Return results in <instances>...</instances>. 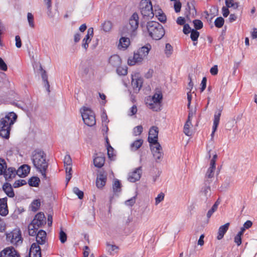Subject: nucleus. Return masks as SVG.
<instances>
[{"instance_id":"obj_60","label":"nucleus","mask_w":257,"mask_h":257,"mask_svg":"<svg viewBox=\"0 0 257 257\" xmlns=\"http://www.w3.org/2000/svg\"><path fill=\"white\" fill-rule=\"evenodd\" d=\"M101 119L103 123H105L106 124L108 122L107 116L106 113L104 110H103L101 114Z\"/></svg>"},{"instance_id":"obj_12","label":"nucleus","mask_w":257,"mask_h":257,"mask_svg":"<svg viewBox=\"0 0 257 257\" xmlns=\"http://www.w3.org/2000/svg\"><path fill=\"white\" fill-rule=\"evenodd\" d=\"M36 244L38 245H44V249L46 248L47 245L46 244V232L43 230H40L36 235Z\"/></svg>"},{"instance_id":"obj_42","label":"nucleus","mask_w":257,"mask_h":257,"mask_svg":"<svg viewBox=\"0 0 257 257\" xmlns=\"http://www.w3.org/2000/svg\"><path fill=\"white\" fill-rule=\"evenodd\" d=\"M41 205V202L39 200H34L31 204V210L36 212L37 211L40 207Z\"/></svg>"},{"instance_id":"obj_20","label":"nucleus","mask_w":257,"mask_h":257,"mask_svg":"<svg viewBox=\"0 0 257 257\" xmlns=\"http://www.w3.org/2000/svg\"><path fill=\"white\" fill-rule=\"evenodd\" d=\"M9 213L7 205V198L0 199V215L3 216H6Z\"/></svg>"},{"instance_id":"obj_8","label":"nucleus","mask_w":257,"mask_h":257,"mask_svg":"<svg viewBox=\"0 0 257 257\" xmlns=\"http://www.w3.org/2000/svg\"><path fill=\"white\" fill-rule=\"evenodd\" d=\"M46 218L43 213H37L30 223V227L39 228L46 224Z\"/></svg>"},{"instance_id":"obj_41","label":"nucleus","mask_w":257,"mask_h":257,"mask_svg":"<svg viewBox=\"0 0 257 257\" xmlns=\"http://www.w3.org/2000/svg\"><path fill=\"white\" fill-rule=\"evenodd\" d=\"M116 72L119 75H125L127 73V68L126 66L117 67Z\"/></svg>"},{"instance_id":"obj_45","label":"nucleus","mask_w":257,"mask_h":257,"mask_svg":"<svg viewBox=\"0 0 257 257\" xmlns=\"http://www.w3.org/2000/svg\"><path fill=\"white\" fill-rule=\"evenodd\" d=\"M193 23L194 25V27L195 29V30H200L203 28V24L202 21L200 20H194L193 21Z\"/></svg>"},{"instance_id":"obj_10","label":"nucleus","mask_w":257,"mask_h":257,"mask_svg":"<svg viewBox=\"0 0 257 257\" xmlns=\"http://www.w3.org/2000/svg\"><path fill=\"white\" fill-rule=\"evenodd\" d=\"M159 130L158 127L156 126H152L149 131L148 141L151 145L159 144L158 142Z\"/></svg>"},{"instance_id":"obj_26","label":"nucleus","mask_w":257,"mask_h":257,"mask_svg":"<svg viewBox=\"0 0 257 257\" xmlns=\"http://www.w3.org/2000/svg\"><path fill=\"white\" fill-rule=\"evenodd\" d=\"M146 103L150 109H152L154 111H157L160 110L159 105L156 104V103H154V100L151 98V96L148 97L146 99Z\"/></svg>"},{"instance_id":"obj_50","label":"nucleus","mask_w":257,"mask_h":257,"mask_svg":"<svg viewBox=\"0 0 257 257\" xmlns=\"http://www.w3.org/2000/svg\"><path fill=\"white\" fill-rule=\"evenodd\" d=\"M143 126L142 125H138L137 126H136L133 130V134L135 136H137L142 133L143 132Z\"/></svg>"},{"instance_id":"obj_33","label":"nucleus","mask_w":257,"mask_h":257,"mask_svg":"<svg viewBox=\"0 0 257 257\" xmlns=\"http://www.w3.org/2000/svg\"><path fill=\"white\" fill-rule=\"evenodd\" d=\"M40 70H41V76L44 83V86L46 88L47 91L49 92L50 85L48 80V77L46 74V72L45 70L43 69L41 66H40Z\"/></svg>"},{"instance_id":"obj_7","label":"nucleus","mask_w":257,"mask_h":257,"mask_svg":"<svg viewBox=\"0 0 257 257\" xmlns=\"http://www.w3.org/2000/svg\"><path fill=\"white\" fill-rule=\"evenodd\" d=\"M140 10L144 18H152L154 16L153 6L150 1H142L140 5Z\"/></svg>"},{"instance_id":"obj_56","label":"nucleus","mask_w":257,"mask_h":257,"mask_svg":"<svg viewBox=\"0 0 257 257\" xmlns=\"http://www.w3.org/2000/svg\"><path fill=\"white\" fill-rule=\"evenodd\" d=\"M158 20L162 23H165L166 21V16L164 13L158 12V15L156 16Z\"/></svg>"},{"instance_id":"obj_58","label":"nucleus","mask_w":257,"mask_h":257,"mask_svg":"<svg viewBox=\"0 0 257 257\" xmlns=\"http://www.w3.org/2000/svg\"><path fill=\"white\" fill-rule=\"evenodd\" d=\"M46 5H47V9H48V14L50 16L51 13V0H44Z\"/></svg>"},{"instance_id":"obj_43","label":"nucleus","mask_w":257,"mask_h":257,"mask_svg":"<svg viewBox=\"0 0 257 257\" xmlns=\"http://www.w3.org/2000/svg\"><path fill=\"white\" fill-rule=\"evenodd\" d=\"M190 38L193 42L197 41L199 36V32L196 30L192 29L191 31Z\"/></svg>"},{"instance_id":"obj_57","label":"nucleus","mask_w":257,"mask_h":257,"mask_svg":"<svg viewBox=\"0 0 257 257\" xmlns=\"http://www.w3.org/2000/svg\"><path fill=\"white\" fill-rule=\"evenodd\" d=\"M191 30H192L189 24H186L184 25L183 32L185 34L187 35L190 33Z\"/></svg>"},{"instance_id":"obj_46","label":"nucleus","mask_w":257,"mask_h":257,"mask_svg":"<svg viewBox=\"0 0 257 257\" xmlns=\"http://www.w3.org/2000/svg\"><path fill=\"white\" fill-rule=\"evenodd\" d=\"M67 236L66 233L63 230L62 228L59 232V239L61 243H64L67 240Z\"/></svg>"},{"instance_id":"obj_5","label":"nucleus","mask_w":257,"mask_h":257,"mask_svg":"<svg viewBox=\"0 0 257 257\" xmlns=\"http://www.w3.org/2000/svg\"><path fill=\"white\" fill-rule=\"evenodd\" d=\"M81 116L84 123L92 126L95 124L96 119L94 112L89 108L83 107L80 110Z\"/></svg>"},{"instance_id":"obj_11","label":"nucleus","mask_w":257,"mask_h":257,"mask_svg":"<svg viewBox=\"0 0 257 257\" xmlns=\"http://www.w3.org/2000/svg\"><path fill=\"white\" fill-rule=\"evenodd\" d=\"M142 174V167L136 168L133 171L128 174L127 179L131 182H136L140 180Z\"/></svg>"},{"instance_id":"obj_63","label":"nucleus","mask_w":257,"mask_h":257,"mask_svg":"<svg viewBox=\"0 0 257 257\" xmlns=\"http://www.w3.org/2000/svg\"><path fill=\"white\" fill-rule=\"evenodd\" d=\"M136 202V197H133L131 199L125 202V205L127 206H133Z\"/></svg>"},{"instance_id":"obj_44","label":"nucleus","mask_w":257,"mask_h":257,"mask_svg":"<svg viewBox=\"0 0 257 257\" xmlns=\"http://www.w3.org/2000/svg\"><path fill=\"white\" fill-rule=\"evenodd\" d=\"M224 23V20L223 18L219 17L217 18L214 21V25L216 27L220 28L222 27Z\"/></svg>"},{"instance_id":"obj_61","label":"nucleus","mask_w":257,"mask_h":257,"mask_svg":"<svg viewBox=\"0 0 257 257\" xmlns=\"http://www.w3.org/2000/svg\"><path fill=\"white\" fill-rule=\"evenodd\" d=\"M206 82H207V79L205 77H204L203 78L201 83V87L200 88L201 92H203L206 88Z\"/></svg>"},{"instance_id":"obj_31","label":"nucleus","mask_w":257,"mask_h":257,"mask_svg":"<svg viewBox=\"0 0 257 257\" xmlns=\"http://www.w3.org/2000/svg\"><path fill=\"white\" fill-rule=\"evenodd\" d=\"M151 46L150 44H148L140 48L138 52L143 56L144 58L146 57L148 54L149 51L151 49Z\"/></svg>"},{"instance_id":"obj_51","label":"nucleus","mask_w":257,"mask_h":257,"mask_svg":"<svg viewBox=\"0 0 257 257\" xmlns=\"http://www.w3.org/2000/svg\"><path fill=\"white\" fill-rule=\"evenodd\" d=\"M107 155L108 158L110 159H112L113 156H114V149L113 148L110 146V145H108V146L107 147Z\"/></svg>"},{"instance_id":"obj_49","label":"nucleus","mask_w":257,"mask_h":257,"mask_svg":"<svg viewBox=\"0 0 257 257\" xmlns=\"http://www.w3.org/2000/svg\"><path fill=\"white\" fill-rule=\"evenodd\" d=\"M27 184V182L25 180H18L16 181L13 184L14 188H18L22 186Z\"/></svg>"},{"instance_id":"obj_30","label":"nucleus","mask_w":257,"mask_h":257,"mask_svg":"<svg viewBox=\"0 0 257 257\" xmlns=\"http://www.w3.org/2000/svg\"><path fill=\"white\" fill-rule=\"evenodd\" d=\"M3 189L9 197H14L15 193L11 184L5 183L3 186Z\"/></svg>"},{"instance_id":"obj_28","label":"nucleus","mask_w":257,"mask_h":257,"mask_svg":"<svg viewBox=\"0 0 257 257\" xmlns=\"http://www.w3.org/2000/svg\"><path fill=\"white\" fill-rule=\"evenodd\" d=\"M64 164L65 171H72V159L69 154L65 155L64 158Z\"/></svg>"},{"instance_id":"obj_37","label":"nucleus","mask_w":257,"mask_h":257,"mask_svg":"<svg viewBox=\"0 0 257 257\" xmlns=\"http://www.w3.org/2000/svg\"><path fill=\"white\" fill-rule=\"evenodd\" d=\"M7 168V165L5 160L0 158V175L5 173V170Z\"/></svg>"},{"instance_id":"obj_55","label":"nucleus","mask_w":257,"mask_h":257,"mask_svg":"<svg viewBox=\"0 0 257 257\" xmlns=\"http://www.w3.org/2000/svg\"><path fill=\"white\" fill-rule=\"evenodd\" d=\"M191 125V124H189V123L186 122L184 126V133L186 135L188 136H191V134L189 130V127Z\"/></svg>"},{"instance_id":"obj_19","label":"nucleus","mask_w":257,"mask_h":257,"mask_svg":"<svg viewBox=\"0 0 257 257\" xmlns=\"http://www.w3.org/2000/svg\"><path fill=\"white\" fill-rule=\"evenodd\" d=\"M208 181L207 180L205 181V186L202 188L200 192L201 196L204 197L206 200L211 195V189L209 186L210 182H208Z\"/></svg>"},{"instance_id":"obj_15","label":"nucleus","mask_w":257,"mask_h":257,"mask_svg":"<svg viewBox=\"0 0 257 257\" xmlns=\"http://www.w3.org/2000/svg\"><path fill=\"white\" fill-rule=\"evenodd\" d=\"M0 257H20V256L14 247H8L1 252Z\"/></svg>"},{"instance_id":"obj_59","label":"nucleus","mask_w":257,"mask_h":257,"mask_svg":"<svg viewBox=\"0 0 257 257\" xmlns=\"http://www.w3.org/2000/svg\"><path fill=\"white\" fill-rule=\"evenodd\" d=\"M8 69L7 65L4 61L0 57V69L3 71H6Z\"/></svg>"},{"instance_id":"obj_6","label":"nucleus","mask_w":257,"mask_h":257,"mask_svg":"<svg viewBox=\"0 0 257 257\" xmlns=\"http://www.w3.org/2000/svg\"><path fill=\"white\" fill-rule=\"evenodd\" d=\"M7 239L11 243L16 246L21 244L23 242L21 232L19 229H15L11 232L7 233Z\"/></svg>"},{"instance_id":"obj_9","label":"nucleus","mask_w":257,"mask_h":257,"mask_svg":"<svg viewBox=\"0 0 257 257\" xmlns=\"http://www.w3.org/2000/svg\"><path fill=\"white\" fill-rule=\"evenodd\" d=\"M152 153L156 162H160L163 158V153L160 144L150 145Z\"/></svg>"},{"instance_id":"obj_35","label":"nucleus","mask_w":257,"mask_h":257,"mask_svg":"<svg viewBox=\"0 0 257 257\" xmlns=\"http://www.w3.org/2000/svg\"><path fill=\"white\" fill-rule=\"evenodd\" d=\"M121 184L119 181L117 179H115L112 184V189L113 192L116 193L117 192H120L121 191Z\"/></svg>"},{"instance_id":"obj_32","label":"nucleus","mask_w":257,"mask_h":257,"mask_svg":"<svg viewBox=\"0 0 257 257\" xmlns=\"http://www.w3.org/2000/svg\"><path fill=\"white\" fill-rule=\"evenodd\" d=\"M151 98L153 99L154 103H156V104L159 105L160 107V103L163 99V95L161 91H158L153 95V96H151Z\"/></svg>"},{"instance_id":"obj_36","label":"nucleus","mask_w":257,"mask_h":257,"mask_svg":"<svg viewBox=\"0 0 257 257\" xmlns=\"http://www.w3.org/2000/svg\"><path fill=\"white\" fill-rule=\"evenodd\" d=\"M40 179L37 177H32L28 180V184L30 186L37 187L39 185Z\"/></svg>"},{"instance_id":"obj_39","label":"nucleus","mask_w":257,"mask_h":257,"mask_svg":"<svg viewBox=\"0 0 257 257\" xmlns=\"http://www.w3.org/2000/svg\"><path fill=\"white\" fill-rule=\"evenodd\" d=\"M102 29L105 32L110 31L112 28V24L110 21H105L101 25Z\"/></svg>"},{"instance_id":"obj_52","label":"nucleus","mask_w":257,"mask_h":257,"mask_svg":"<svg viewBox=\"0 0 257 257\" xmlns=\"http://www.w3.org/2000/svg\"><path fill=\"white\" fill-rule=\"evenodd\" d=\"M174 8L176 13H179L181 11V3L179 1H174Z\"/></svg>"},{"instance_id":"obj_1","label":"nucleus","mask_w":257,"mask_h":257,"mask_svg":"<svg viewBox=\"0 0 257 257\" xmlns=\"http://www.w3.org/2000/svg\"><path fill=\"white\" fill-rule=\"evenodd\" d=\"M31 160L34 167L37 171L41 173L44 178H46V171L48 164L46 160V156L44 152L34 151L31 156Z\"/></svg>"},{"instance_id":"obj_24","label":"nucleus","mask_w":257,"mask_h":257,"mask_svg":"<svg viewBox=\"0 0 257 257\" xmlns=\"http://www.w3.org/2000/svg\"><path fill=\"white\" fill-rule=\"evenodd\" d=\"M30 171V167L28 165H23L17 170V175L21 177H26Z\"/></svg>"},{"instance_id":"obj_3","label":"nucleus","mask_w":257,"mask_h":257,"mask_svg":"<svg viewBox=\"0 0 257 257\" xmlns=\"http://www.w3.org/2000/svg\"><path fill=\"white\" fill-rule=\"evenodd\" d=\"M147 29L149 36L156 40L161 39L165 35V30L163 26L155 21L148 22Z\"/></svg>"},{"instance_id":"obj_2","label":"nucleus","mask_w":257,"mask_h":257,"mask_svg":"<svg viewBox=\"0 0 257 257\" xmlns=\"http://www.w3.org/2000/svg\"><path fill=\"white\" fill-rule=\"evenodd\" d=\"M17 117L15 113L11 112L0 119V136L6 139L9 138L11 126L14 123Z\"/></svg>"},{"instance_id":"obj_23","label":"nucleus","mask_w":257,"mask_h":257,"mask_svg":"<svg viewBox=\"0 0 257 257\" xmlns=\"http://www.w3.org/2000/svg\"><path fill=\"white\" fill-rule=\"evenodd\" d=\"M7 180L14 178L17 175V170L14 167H9L5 170V173L3 174Z\"/></svg>"},{"instance_id":"obj_13","label":"nucleus","mask_w":257,"mask_h":257,"mask_svg":"<svg viewBox=\"0 0 257 257\" xmlns=\"http://www.w3.org/2000/svg\"><path fill=\"white\" fill-rule=\"evenodd\" d=\"M222 107H221L216 111L215 112L213 119V124L212 126V131L211 133V137H213L216 131L217 130L218 125L220 121V117L221 114Z\"/></svg>"},{"instance_id":"obj_18","label":"nucleus","mask_w":257,"mask_h":257,"mask_svg":"<svg viewBox=\"0 0 257 257\" xmlns=\"http://www.w3.org/2000/svg\"><path fill=\"white\" fill-rule=\"evenodd\" d=\"M41 248L37 244L33 243L31 245L29 253L30 257H41Z\"/></svg>"},{"instance_id":"obj_47","label":"nucleus","mask_w":257,"mask_h":257,"mask_svg":"<svg viewBox=\"0 0 257 257\" xmlns=\"http://www.w3.org/2000/svg\"><path fill=\"white\" fill-rule=\"evenodd\" d=\"M73 192L75 194L77 195L79 199H81L83 198V192L80 190L78 188L74 187L73 189Z\"/></svg>"},{"instance_id":"obj_48","label":"nucleus","mask_w":257,"mask_h":257,"mask_svg":"<svg viewBox=\"0 0 257 257\" xmlns=\"http://www.w3.org/2000/svg\"><path fill=\"white\" fill-rule=\"evenodd\" d=\"M165 51L166 55L168 57H169L172 54L173 51V48L170 44L167 43L166 44Z\"/></svg>"},{"instance_id":"obj_16","label":"nucleus","mask_w":257,"mask_h":257,"mask_svg":"<svg viewBox=\"0 0 257 257\" xmlns=\"http://www.w3.org/2000/svg\"><path fill=\"white\" fill-rule=\"evenodd\" d=\"M93 35V29L89 28L87 30V35L82 40V46L85 50L88 47V44L91 40V38Z\"/></svg>"},{"instance_id":"obj_34","label":"nucleus","mask_w":257,"mask_h":257,"mask_svg":"<svg viewBox=\"0 0 257 257\" xmlns=\"http://www.w3.org/2000/svg\"><path fill=\"white\" fill-rule=\"evenodd\" d=\"M215 170V169L214 168L210 167L208 168L205 176V181H206V180H207L208 181V182H211V181L210 180V179L214 177Z\"/></svg>"},{"instance_id":"obj_54","label":"nucleus","mask_w":257,"mask_h":257,"mask_svg":"<svg viewBox=\"0 0 257 257\" xmlns=\"http://www.w3.org/2000/svg\"><path fill=\"white\" fill-rule=\"evenodd\" d=\"M39 228L30 227V224L28 226L29 234L31 236L37 235V231Z\"/></svg>"},{"instance_id":"obj_27","label":"nucleus","mask_w":257,"mask_h":257,"mask_svg":"<svg viewBox=\"0 0 257 257\" xmlns=\"http://www.w3.org/2000/svg\"><path fill=\"white\" fill-rule=\"evenodd\" d=\"M229 226V223H226L225 224L221 225L219 227L218 231V235L217 236V238L218 240H220L223 237L224 234L228 229Z\"/></svg>"},{"instance_id":"obj_38","label":"nucleus","mask_w":257,"mask_h":257,"mask_svg":"<svg viewBox=\"0 0 257 257\" xmlns=\"http://www.w3.org/2000/svg\"><path fill=\"white\" fill-rule=\"evenodd\" d=\"M143 144V140L141 139L137 140L131 144V149L132 150H137L141 147Z\"/></svg>"},{"instance_id":"obj_17","label":"nucleus","mask_w":257,"mask_h":257,"mask_svg":"<svg viewBox=\"0 0 257 257\" xmlns=\"http://www.w3.org/2000/svg\"><path fill=\"white\" fill-rule=\"evenodd\" d=\"M143 79L142 78H132V85L133 87L134 92L138 93L142 87Z\"/></svg>"},{"instance_id":"obj_21","label":"nucleus","mask_w":257,"mask_h":257,"mask_svg":"<svg viewBox=\"0 0 257 257\" xmlns=\"http://www.w3.org/2000/svg\"><path fill=\"white\" fill-rule=\"evenodd\" d=\"M144 58L141 56V55L137 52V53H135L133 57H130L127 61V63L130 66H133L135 65L137 63H139L142 62Z\"/></svg>"},{"instance_id":"obj_25","label":"nucleus","mask_w":257,"mask_h":257,"mask_svg":"<svg viewBox=\"0 0 257 257\" xmlns=\"http://www.w3.org/2000/svg\"><path fill=\"white\" fill-rule=\"evenodd\" d=\"M130 44V39L125 37H122L119 40L118 48L119 50H125L128 47Z\"/></svg>"},{"instance_id":"obj_29","label":"nucleus","mask_w":257,"mask_h":257,"mask_svg":"<svg viewBox=\"0 0 257 257\" xmlns=\"http://www.w3.org/2000/svg\"><path fill=\"white\" fill-rule=\"evenodd\" d=\"M105 158L102 155L97 156L93 159V163L94 166L98 168H101L104 164Z\"/></svg>"},{"instance_id":"obj_40","label":"nucleus","mask_w":257,"mask_h":257,"mask_svg":"<svg viewBox=\"0 0 257 257\" xmlns=\"http://www.w3.org/2000/svg\"><path fill=\"white\" fill-rule=\"evenodd\" d=\"M27 20L30 27L31 28H34L35 26V25L34 23V16L32 13H28L27 14Z\"/></svg>"},{"instance_id":"obj_62","label":"nucleus","mask_w":257,"mask_h":257,"mask_svg":"<svg viewBox=\"0 0 257 257\" xmlns=\"http://www.w3.org/2000/svg\"><path fill=\"white\" fill-rule=\"evenodd\" d=\"M138 111L137 107L136 105H134L130 109L128 115L132 116L137 113Z\"/></svg>"},{"instance_id":"obj_4","label":"nucleus","mask_w":257,"mask_h":257,"mask_svg":"<svg viewBox=\"0 0 257 257\" xmlns=\"http://www.w3.org/2000/svg\"><path fill=\"white\" fill-rule=\"evenodd\" d=\"M139 26V16L137 13H134L129 19V23L121 31L122 34L135 37L137 34V30Z\"/></svg>"},{"instance_id":"obj_53","label":"nucleus","mask_w":257,"mask_h":257,"mask_svg":"<svg viewBox=\"0 0 257 257\" xmlns=\"http://www.w3.org/2000/svg\"><path fill=\"white\" fill-rule=\"evenodd\" d=\"M165 195L163 193L161 192L158 195L157 197L155 198V204L158 205L164 199Z\"/></svg>"},{"instance_id":"obj_64","label":"nucleus","mask_w":257,"mask_h":257,"mask_svg":"<svg viewBox=\"0 0 257 257\" xmlns=\"http://www.w3.org/2000/svg\"><path fill=\"white\" fill-rule=\"evenodd\" d=\"M15 41H16V46L20 48L22 46V42L20 37L18 35L15 37Z\"/></svg>"},{"instance_id":"obj_22","label":"nucleus","mask_w":257,"mask_h":257,"mask_svg":"<svg viewBox=\"0 0 257 257\" xmlns=\"http://www.w3.org/2000/svg\"><path fill=\"white\" fill-rule=\"evenodd\" d=\"M108 63L113 67H117L121 65V60L118 55H113L109 57Z\"/></svg>"},{"instance_id":"obj_14","label":"nucleus","mask_w":257,"mask_h":257,"mask_svg":"<svg viewBox=\"0 0 257 257\" xmlns=\"http://www.w3.org/2000/svg\"><path fill=\"white\" fill-rule=\"evenodd\" d=\"M107 180V175L104 172H100L96 179V186L99 189H102L105 185Z\"/></svg>"}]
</instances>
